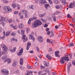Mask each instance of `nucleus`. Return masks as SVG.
Returning <instances> with one entry per match:
<instances>
[{
	"label": "nucleus",
	"mask_w": 75,
	"mask_h": 75,
	"mask_svg": "<svg viewBox=\"0 0 75 75\" xmlns=\"http://www.w3.org/2000/svg\"><path fill=\"white\" fill-rule=\"evenodd\" d=\"M25 14V18H27L28 17V14H27V13H26V14Z\"/></svg>",
	"instance_id": "62"
},
{
	"label": "nucleus",
	"mask_w": 75,
	"mask_h": 75,
	"mask_svg": "<svg viewBox=\"0 0 75 75\" xmlns=\"http://www.w3.org/2000/svg\"><path fill=\"white\" fill-rule=\"evenodd\" d=\"M59 13V11H57L56 13H54V15H57V14H58Z\"/></svg>",
	"instance_id": "49"
},
{
	"label": "nucleus",
	"mask_w": 75,
	"mask_h": 75,
	"mask_svg": "<svg viewBox=\"0 0 75 75\" xmlns=\"http://www.w3.org/2000/svg\"><path fill=\"white\" fill-rule=\"evenodd\" d=\"M55 7L57 9H58L59 8H62V6L61 5H60L59 6L58 5H56L55 6Z\"/></svg>",
	"instance_id": "23"
},
{
	"label": "nucleus",
	"mask_w": 75,
	"mask_h": 75,
	"mask_svg": "<svg viewBox=\"0 0 75 75\" xmlns=\"http://www.w3.org/2000/svg\"><path fill=\"white\" fill-rule=\"evenodd\" d=\"M4 54H6V53L4 52H2L1 53V52L0 51V57H1L2 55H4Z\"/></svg>",
	"instance_id": "24"
},
{
	"label": "nucleus",
	"mask_w": 75,
	"mask_h": 75,
	"mask_svg": "<svg viewBox=\"0 0 75 75\" xmlns=\"http://www.w3.org/2000/svg\"><path fill=\"white\" fill-rule=\"evenodd\" d=\"M15 30L16 29H17V26L16 25L15 26H13V28Z\"/></svg>",
	"instance_id": "56"
},
{
	"label": "nucleus",
	"mask_w": 75,
	"mask_h": 75,
	"mask_svg": "<svg viewBox=\"0 0 75 75\" xmlns=\"http://www.w3.org/2000/svg\"><path fill=\"white\" fill-rule=\"evenodd\" d=\"M60 26H61V25H59L58 26L56 25L55 27V28L56 29H58L59 28V27H60Z\"/></svg>",
	"instance_id": "47"
},
{
	"label": "nucleus",
	"mask_w": 75,
	"mask_h": 75,
	"mask_svg": "<svg viewBox=\"0 0 75 75\" xmlns=\"http://www.w3.org/2000/svg\"><path fill=\"white\" fill-rule=\"evenodd\" d=\"M27 72L28 74H33V72L31 70H28Z\"/></svg>",
	"instance_id": "35"
},
{
	"label": "nucleus",
	"mask_w": 75,
	"mask_h": 75,
	"mask_svg": "<svg viewBox=\"0 0 75 75\" xmlns=\"http://www.w3.org/2000/svg\"><path fill=\"white\" fill-rule=\"evenodd\" d=\"M38 40L39 42H43V41H44L43 38H42V37L41 36L38 37Z\"/></svg>",
	"instance_id": "6"
},
{
	"label": "nucleus",
	"mask_w": 75,
	"mask_h": 75,
	"mask_svg": "<svg viewBox=\"0 0 75 75\" xmlns=\"http://www.w3.org/2000/svg\"><path fill=\"white\" fill-rule=\"evenodd\" d=\"M46 0H40V3L41 4H43V3H46Z\"/></svg>",
	"instance_id": "21"
},
{
	"label": "nucleus",
	"mask_w": 75,
	"mask_h": 75,
	"mask_svg": "<svg viewBox=\"0 0 75 75\" xmlns=\"http://www.w3.org/2000/svg\"><path fill=\"white\" fill-rule=\"evenodd\" d=\"M31 45V43L28 42V43L26 48V50H29V48H30V46Z\"/></svg>",
	"instance_id": "16"
},
{
	"label": "nucleus",
	"mask_w": 75,
	"mask_h": 75,
	"mask_svg": "<svg viewBox=\"0 0 75 75\" xmlns=\"http://www.w3.org/2000/svg\"><path fill=\"white\" fill-rule=\"evenodd\" d=\"M5 37V35H4L2 37H0V40H4Z\"/></svg>",
	"instance_id": "44"
},
{
	"label": "nucleus",
	"mask_w": 75,
	"mask_h": 75,
	"mask_svg": "<svg viewBox=\"0 0 75 75\" xmlns=\"http://www.w3.org/2000/svg\"><path fill=\"white\" fill-rule=\"evenodd\" d=\"M44 16H45V15L41 14L39 15L40 17H44Z\"/></svg>",
	"instance_id": "50"
},
{
	"label": "nucleus",
	"mask_w": 75,
	"mask_h": 75,
	"mask_svg": "<svg viewBox=\"0 0 75 75\" xmlns=\"http://www.w3.org/2000/svg\"><path fill=\"white\" fill-rule=\"evenodd\" d=\"M52 75H57V74H56V73L55 72H52Z\"/></svg>",
	"instance_id": "61"
},
{
	"label": "nucleus",
	"mask_w": 75,
	"mask_h": 75,
	"mask_svg": "<svg viewBox=\"0 0 75 75\" xmlns=\"http://www.w3.org/2000/svg\"><path fill=\"white\" fill-rule=\"evenodd\" d=\"M25 33V31L24 30H21V33L22 34H24Z\"/></svg>",
	"instance_id": "40"
},
{
	"label": "nucleus",
	"mask_w": 75,
	"mask_h": 75,
	"mask_svg": "<svg viewBox=\"0 0 75 75\" xmlns=\"http://www.w3.org/2000/svg\"><path fill=\"white\" fill-rule=\"evenodd\" d=\"M31 21H32V20L30 19V18L28 22V24H31Z\"/></svg>",
	"instance_id": "45"
},
{
	"label": "nucleus",
	"mask_w": 75,
	"mask_h": 75,
	"mask_svg": "<svg viewBox=\"0 0 75 75\" xmlns=\"http://www.w3.org/2000/svg\"><path fill=\"white\" fill-rule=\"evenodd\" d=\"M8 21L9 23H11V22H12V20L11 19H9L8 20Z\"/></svg>",
	"instance_id": "60"
},
{
	"label": "nucleus",
	"mask_w": 75,
	"mask_h": 75,
	"mask_svg": "<svg viewBox=\"0 0 75 75\" xmlns=\"http://www.w3.org/2000/svg\"><path fill=\"white\" fill-rule=\"evenodd\" d=\"M69 59V57H64L62 58L60 60V62L62 64H64L65 61H68Z\"/></svg>",
	"instance_id": "2"
},
{
	"label": "nucleus",
	"mask_w": 75,
	"mask_h": 75,
	"mask_svg": "<svg viewBox=\"0 0 75 75\" xmlns=\"http://www.w3.org/2000/svg\"><path fill=\"white\" fill-rule=\"evenodd\" d=\"M27 68L28 69H32L33 68V67H30L28 65L27 66Z\"/></svg>",
	"instance_id": "41"
},
{
	"label": "nucleus",
	"mask_w": 75,
	"mask_h": 75,
	"mask_svg": "<svg viewBox=\"0 0 75 75\" xmlns=\"http://www.w3.org/2000/svg\"><path fill=\"white\" fill-rule=\"evenodd\" d=\"M55 43V41L54 40H52L51 42V44H54Z\"/></svg>",
	"instance_id": "55"
},
{
	"label": "nucleus",
	"mask_w": 75,
	"mask_h": 75,
	"mask_svg": "<svg viewBox=\"0 0 75 75\" xmlns=\"http://www.w3.org/2000/svg\"><path fill=\"white\" fill-rule=\"evenodd\" d=\"M0 18L2 20H4V21H5V20L6 19V18H4V17H3V16H1L0 17Z\"/></svg>",
	"instance_id": "33"
},
{
	"label": "nucleus",
	"mask_w": 75,
	"mask_h": 75,
	"mask_svg": "<svg viewBox=\"0 0 75 75\" xmlns=\"http://www.w3.org/2000/svg\"><path fill=\"white\" fill-rule=\"evenodd\" d=\"M36 50H37V51L38 52H40V49L38 47H36Z\"/></svg>",
	"instance_id": "52"
},
{
	"label": "nucleus",
	"mask_w": 75,
	"mask_h": 75,
	"mask_svg": "<svg viewBox=\"0 0 75 75\" xmlns=\"http://www.w3.org/2000/svg\"><path fill=\"white\" fill-rule=\"evenodd\" d=\"M69 65L67 67V71L68 72H69V71L70 69V67L71 66V63H69Z\"/></svg>",
	"instance_id": "19"
},
{
	"label": "nucleus",
	"mask_w": 75,
	"mask_h": 75,
	"mask_svg": "<svg viewBox=\"0 0 75 75\" xmlns=\"http://www.w3.org/2000/svg\"><path fill=\"white\" fill-rule=\"evenodd\" d=\"M45 71L46 72H47L48 74H50V71H49V69L48 68L45 69Z\"/></svg>",
	"instance_id": "25"
},
{
	"label": "nucleus",
	"mask_w": 75,
	"mask_h": 75,
	"mask_svg": "<svg viewBox=\"0 0 75 75\" xmlns=\"http://www.w3.org/2000/svg\"><path fill=\"white\" fill-rule=\"evenodd\" d=\"M18 26L20 29H22L23 27H24V25L22 23H21L19 24Z\"/></svg>",
	"instance_id": "12"
},
{
	"label": "nucleus",
	"mask_w": 75,
	"mask_h": 75,
	"mask_svg": "<svg viewBox=\"0 0 75 75\" xmlns=\"http://www.w3.org/2000/svg\"><path fill=\"white\" fill-rule=\"evenodd\" d=\"M18 12L17 11H15L14 12V14H18Z\"/></svg>",
	"instance_id": "51"
},
{
	"label": "nucleus",
	"mask_w": 75,
	"mask_h": 75,
	"mask_svg": "<svg viewBox=\"0 0 75 75\" xmlns=\"http://www.w3.org/2000/svg\"><path fill=\"white\" fill-rule=\"evenodd\" d=\"M54 2L55 4H59V1L57 0H54Z\"/></svg>",
	"instance_id": "29"
},
{
	"label": "nucleus",
	"mask_w": 75,
	"mask_h": 75,
	"mask_svg": "<svg viewBox=\"0 0 75 75\" xmlns=\"http://www.w3.org/2000/svg\"><path fill=\"white\" fill-rule=\"evenodd\" d=\"M49 1V3H50V4H52L53 2L51 0V1Z\"/></svg>",
	"instance_id": "57"
},
{
	"label": "nucleus",
	"mask_w": 75,
	"mask_h": 75,
	"mask_svg": "<svg viewBox=\"0 0 75 75\" xmlns=\"http://www.w3.org/2000/svg\"><path fill=\"white\" fill-rule=\"evenodd\" d=\"M37 18L36 17H34L33 18H30V20H36Z\"/></svg>",
	"instance_id": "32"
},
{
	"label": "nucleus",
	"mask_w": 75,
	"mask_h": 75,
	"mask_svg": "<svg viewBox=\"0 0 75 75\" xmlns=\"http://www.w3.org/2000/svg\"><path fill=\"white\" fill-rule=\"evenodd\" d=\"M52 41V40L50 39H47V42H49V43H51V42Z\"/></svg>",
	"instance_id": "31"
},
{
	"label": "nucleus",
	"mask_w": 75,
	"mask_h": 75,
	"mask_svg": "<svg viewBox=\"0 0 75 75\" xmlns=\"http://www.w3.org/2000/svg\"><path fill=\"white\" fill-rule=\"evenodd\" d=\"M27 8L29 9L30 8V9L34 10V9H35V6L34 5H32L31 6H27Z\"/></svg>",
	"instance_id": "10"
},
{
	"label": "nucleus",
	"mask_w": 75,
	"mask_h": 75,
	"mask_svg": "<svg viewBox=\"0 0 75 75\" xmlns=\"http://www.w3.org/2000/svg\"><path fill=\"white\" fill-rule=\"evenodd\" d=\"M51 34V35H50L51 37H53V36H54V32H52Z\"/></svg>",
	"instance_id": "53"
},
{
	"label": "nucleus",
	"mask_w": 75,
	"mask_h": 75,
	"mask_svg": "<svg viewBox=\"0 0 75 75\" xmlns=\"http://www.w3.org/2000/svg\"><path fill=\"white\" fill-rule=\"evenodd\" d=\"M9 50L11 52H16V47H14V48L13 50L11 48H10Z\"/></svg>",
	"instance_id": "15"
},
{
	"label": "nucleus",
	"mask_w": 75,
	"mask_h": 75,
	"mask_svg": "<svg viewBox=\"0 0 75 75\" xmlns=\"http://www.w3.org/2000/svg\"><path fill=\"white\" fill-rule=\"evenodd\" d=\"M74 45V44L73 43H71L69 45V46L70 47H72Z\"/></svg>",
	"instance_id": "28"
},
{
	"label": "nucleus",
	"mask_w": 75,
	"mask_h": 75,
	"mask_svg": "<svg viewBox=\"0 0 75 75\" xmlns=\"http://www.w3.org/2000/svg\"><path fill=\"white\" fill-rule=\"evenodd\" d=\"M53 19L54 21H57L56 17H55V16H53Z\"/></svg>",
	"instance_id": "42"
},
{
	"label": "nucleus",
	"mask_w": 75,
	"mask_h": 75,
	"mask_svg": "<svg viewBox=\"0 0 75 75\" xmlns=\"http://www.w3.org/2000/svg\"><path fill=\"white\" fill-rule=\"evenodd\" d=\"M22 39L23 40V42L27 41V38H26L25 35H23L22 37Z\"/></svg>",
	"instance_id": "9"
},
{
	"label": "nucleus",
	"mask_w": 75,
	"mask_h": 75,
	"mask_svg": "<svg viewBox=\"0 0 75 75\" xmlns=\"http://www.w3.org/2000/svg\"><path fill=\"white\" fill-rule=\"evenodd\" d=\"M68 18H71V16L70 15V14H68L67 16Z\"/></svg>",
	"instance_id": "54"
},
{
	"label": "nucleus",
	"mask_w": 75,
	"mask_h": 75,
	"mask_svg": "<svg viewBox=\"0 0 75 75\" xmlns=\"http://www.w3.org/2000/svg\"><path fill=\"white\" fill-rule=\"evenodd\" d=\"M75 5V4L74 2H73V3H71L69 6V8H73V7H74V6Z\"/></svg>",
	"instance_id": "11"
},
{
	"label": "nucleus",
	"mask_w": 75,
	"mask_h": 75,
	"mask_svg": "<svg viewBox=\"0 0 75 75\" xmlns=\"http://www.w3.org/2000/svg\"><path fill=\"white\" fill-rule=\"evenodd\" d=\"M47 34L49 35L50 34V31H49L47 33Z\"/></svg>",
	"instance_id": "64"
},
{
	"label": "nucleus",
	"mask_w": 75,
	"mask_h": 75,
	"mask_svg": "<svg viewBox=\"0 0 75 75\" xmlns=\"http://www.w3.org/2000/svg\"><path fill=\"white\" fill-rule=\"evenodd\" d=\"M42 23L40 20L35 21L34 23H32V27L33 28L37 27L38 25H41Z\"/></svg>",
	"instance_id": "1"
},
{
	"label": "nucleus",
	"mask_w": 75,
	"mask_h": 75,
	"mask_svg": "<svg viewBox=\"0 0 75 75\" xmlns=\"http://www.w3.org/2000/svg\"><path fill=\"white\" fill-rule=\"evenodd\" d=\"M46 57L49 60H51L52 59V57L50 56L49 54H47L46 56Z\"/></svg>",
	"instance_id": "17"
},
{
	"label": "nucleus",
	"mask_w": 75,
	"mask_h": 75,
	"mask_svg": "<svg viewBox=\"0 0 75 75\" xmlns=\"http://www.w3.org/2000/svg\"><path fill=\"white\" fill-rule=\"evenodd\" d=\"M35 67H37L38 66V62H36L35 64Z\"/></svg>",
	"instance_id": "48"
},
{
	"label": "nucleus",
	"mask_w": 75,
	"mask_h": 75,
	"mask_svg": "<svg viewBox=\"0 0 75 75\" xmlns=\"http://www.w3.org/2000/svg\"><path fill=\"white\" fill-rule=\"evenodd\" d=\"M10 27H11V28H13L14 26H13V25L12 24L10 25Z\"/></svg>",
	"instance_id": "63"
},
{
	"label": "nucleus",
	"mask_w": 75,
	"mask_h": 75,
	"mask_svg": "<svg viewBox=\"0 0 75 75\" xmlns=\"http://www.w3.org/2000/svg\"><path fill=\"white\" fill-rule=\"evenodd\" d=\"M1 71L2 73H4L5 75H8L9 74L8 71L7 69H3L1 70Z\"/></svg>",
	"instance_id": "4"
},
{
	"label": "nucleus",
	"mask_w": 75,
	"mask_h": 75,
	"mask_svg": "<svg viewBox=\"0 0 75 75\" xmlns=\"http://www.w3.org/2000/svg\"><path fill=\"white\" fill-rule=\"evenodd\" d=\"M13 67H16V66L17 65V64H16L15 63H14L13 64Z\"/></svg>",
	"instance_id": "59"
},
{
	"label": "nucleus",
	"mask_w": 75,
	"mask_h": 75,
	"mask_svg": "<svg viewBox=\"0 0 75 75\" xmlns=\"http://www.w3.org/2000/svg\"><path fill=\"white\" fill-rule=\"evenodd\" d=\"M44 64L45 67H48L49 65L48 62L46 61L44 62Z\"/></svg>",
	"instance_id": "13"
},
{
	"label": "nucleus",
	"mask_w": 75,
	"mask_h": 75,
	"mask_svg": "<svg viewBox=\"0 0 75 75\" xmlns=\"http://www.w3.org/2000/svg\"><path fill=\"white\" fill-rule=\"evenodd\" d=\"M48 26V25L47 24H45V25H44V27L45 28L47 27Z\"/></svg>",
	"instance_id": "58"
},
{
	"label": "nucleus",
	"mask_w": 75,
	"mask_h": 75,
	"mask_svg": "<svg viewBox=\"0 0 75 75\" xmlns=\"http://www.w3.org/2000/svg\"><path fill=\"white\" fill-rule=\"evenodd\" d=\"M22 13L23 14H25L27 13V11L24 10H22Z\"/></svg>",
	"instance_id": "30"
},
{
	"label": "nucleus",
	"mask_w": 75,
	"mask_h": 75,
	"mask_svg": "<svg viewBox=\"0 0 75 75\" xmlns=\"http://www.w3.org/2000/svg\"><path fill=\"white\" fill-rule=\"evenodd\" d=\"M4 8L5 11L8 13H10L12 11V9L10 7L8 6L7 7V6H5L4 7Z\"/></svg>",
	"instance_id": "3"
},
{
	"label": "nucleus",
	"mask_w": 75,
	"mask_h": 75,
	"mask_svg": "<svg viewBox=\"0 0 75 75\" xmlns=\"http://www.w3.org/2000/svg\"><path fill=\"white\" fill-rule=\"evenodd\" d=\"M12 7H13V8H16V4H13L12 5Z\"/></svg>",
	"instance_id": "36"
},
{
	"label": "nucleus",
	"mask_w": 75,
	"mask_h": 75,
	"mask_svg": "<svg viewBox=\"0 0 75 75\" xmlns=\"http://www.w3.org/2000/svg\"><path fill=\"white\" fill-rule=\"evenodd\" d=\"M29 38L30 40H32L33 42H34L35 40V38L33 37V36L31 34H30L29 35Z\"/></svg>",
	"instance_id": "7"
},
{
	"label": "nucleus",
	"mask_w": 75,
	"mask_h": 75,
	"mask_svg": "<svg viewBox=\"0 0 75 75\" xmlns=\"http://www.w3.org/2000/svg\"><path fill=\"white\" fill-rule=\"evenodd\" d=\"M69 25H70V26H72V27H73V28H74V27H75V25L73 24L70 23L69 24Z\"/></svg>",
	"instance_id": "38"
},
{
	"label": "nucleus",
	"mask_w": 75,
	"mask_h": 75,
	"mask_svg": "<svg viewBox=\"0 0 75 75\" xmlns=\"http://www.w3.org/2000/svg\"><path fill=\"white\" fill-rule=\"evenodd\" d=\"M1 47L4 50V51L5 52H7V50H8V48L5 45L3 44L1 45Z\"/></svg>",
	"instance_id": "5"
},
{
	"label": "nucleus",
	"mask_w": 75,
	"mask_h": 75,
	"mask_svg": "<svg viewBox=\"0 0 75 75\" xmlns=\"http://www.w3.org/2000/svg\"><path fill=\"white\" fill-rule=\"evenodd\" d=\"M11 35L12 36H15L16 35V33L15 32H13L11 34Z\"/></svg>",
	"instance_id": "27"
},
{
	"label": "nucleus",
	"mask_w": 75,
	"mask_h": 75,
	"mask_svg": "<svg viewBox=\"0 0 75 75\" xmlns=\"http://www.w3.org/2000/svg\"><path fill=\"white\" fill-rule=\"evenodd\" d=\"M59 51H57L55 52L56 57H57L58 58H59V57H60V56L59 55Z\"/></svg>",
	"instance_id": "14"
},
{
	"label": "nucleus",
	"mask_w": 75,
	"mask_h": 75,
	"mask_svg": "<svg viewBox=\"0 0 75 75\" xmlns=\"http://www.w3.org/2000/svg\"><path fill=\"white\" fill-rule=\"evenodd\" d=\"M10 35V32H7L6 33V36L7 37V36H8Z\"/></svg>",
	"instance_id": "46"
},
{
	"label": "nucleus",
	"mask_w": 75,
	"mask_h": 75,
	"mask_svg": "<svg viewBox=\"0 0 75 75\" xmlns=\"http://www.w3.org/2000/svg\"><path fill=\"white\" fill-rule=\"evenodd\" d=\"M23 49L22 48L19 50V52L17 53L18 55L19 56L21 55H22L23 54Z\"/></svg>",
	"instance_id": "8"
},
{
	"label": "nucleus",
	"mask_w": 75,
	"mask_h": 75,
	"mask_svg": "<svg viewBox=\"0 0 75 75\" xmlns=\"http://www.w3.org/2000/svg\"><path fill=\"white\" fill-rule=\"evenodd\" d=\"M45 7L46 10L48 9V7H50V5L48 4H45Z\"/></svg>",
	"instance_id": "22"
},
{
	"label": "nucleus",
	"mask_w": 75,
	"mask_h": 75,
	"mask_svg": "<svg viewBox=\"0 0 75 75\" xmlns=\"http://www.w3.org/2000/svg\"><path fill=\"white\" fill-rule=\"evenodd\" d=\"M6 61H8V64H9L10 62H11V60H10V59H6L4 61V62H6Z\"/></svg>",
	"instance_id": "18"
},
{
	"label": "nucleus",
	"mask_w": 75,
	"mask_h": 75,
	"mask_svg": "<svg viewBox=\"0 0 75 75\" xmlns=\"http://www.w3.org/2000/svg\"><path fill=\"white\" fill-rule=\"evenodd\" d=\"M62 3L64 4H67V3L66 2V0H63Z\"/></svg>",
	"instance_id": "37"
},
{
	"label": "nucleus",
	"mask_w": 75,
	"mask_h": 75,
	"mask_svg": "<svg viewBox=\"0 0 75 75\" xmlns=\"http://www.w3.org/2000/svg\"><path fill=\"white\" fill-rule=\"evenodd\" d=\"M20 64L21 65H23V59L22 58L20 59Z\"/></svg>",
	"instance_id": "20"
},
{
	"label": "nucleus",
	"mask_w": 75,
	"mask_h": 75,
	"mask_svg": "<svg viewBox=\"0 0 75 75\" xmlns=\"http://www.w3.org/2000/svg\"><path fill=\"white\" fill-rule=\"evenodd\" d=\"M7 58V56H4L2 57V59H4V60L6 59Z\"/></svg>",
	"instance_id": "26"
},
{
	"label": "nucleus",
	"mask_w": 75,
	"mask_h": 75,
	"mask_svg": "<svg viewBox=\"0 0 75 75\" xmlns=\"http://www.w3.org/2000/svg\"><path fill=\"white\" fill-rule=\"evenodd\" d=\"M42 71H40L38 73V75H42Z\"/></svg>",
	"instance_id": "39"
},
{
	"label": "nucleus",
	"mask_w": 75,
	"mask_h": 75,
	"mask_svg": "<svg viewBox=\"0 0 75 75\" xmlns=\"http://www.w3.org/2000/svg\"><path fill=\"white\" fill-rule=\"evenodd\" d=\"M2 1L4 2V3L6 4V3H7L8 2V1L7 0H2Z\"/></svg>",
	"instance_id": "34"
},
{
	"label": "nucleus",
	"mask_w": 75,
	"mask_h": 75,
	"mask_svg": "<svg viewBox=\"0 0 75 75\" xmlns=\"http://www.w3.org/2000/svg\"><path fill=\"white\" fill-rule=\"evenodd\" d=\"M26 32H27V33H28L30 31V29L28 28H26Z\"/></svg>",
	"instance_id": "43"
}]
</instances>
